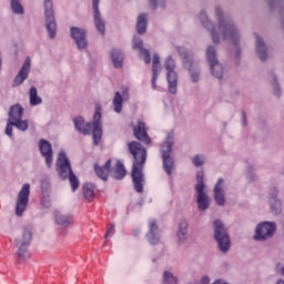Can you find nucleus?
<instances>
[{
    "label": "nucleus",
    "instance_id": "36",
    "mask_svg": "<svg viewBox=\"0 0 284 284\" xmlns=\"http://www.w3.org/2000/svg\"><path fill=\"white\" fill-rule=\"evenodd\" d=\"M146 14L142 13L138 18L136 30L139 34H145L148 28Z\"/></svg>",
    "mask_w": 284,
    "mask_h": 284
},
{
    "label": "nucleus",
    "instance_id": "44",
    "mask_svg": "<svg viewBox=\"0 0 284 284\" xmlns=\"http://www.w3.org/2000/svg\"><path fill=\"white\" fill-rule=\"evenodd\" d=\"M115 232V225L113 223L110 224V227L106 231L105 239L113 236Z\"/></svg>",
    "mask_w": 284,
    "mask_h": 284
},
{
    "label": "nucleus",
    "instance_id": "30",
    "mask_svg": "<svg viewBox=\"0 0 284 284\" xmlns=\"http://www.w3.org/2000/svg\"><path fill=\"white\" fill-rule=\"evenodd\" d=\"M110 173H112L113 178L118 181H121L126 176V170L120 161H118L115 169H111Z\"/></svg>",
    "mask_w": 284,
    "mask_h": 284
},
{
    "label": "nucleus",
    "instance_id": "26",
    "mask_svg": "<svg viewBox=\"0 0 284 284\" xmlns=\"http://www.w3.org/2000/svg\"><path fill=\"white\" fill-rule=\"evenodd\" d=\"M189 235V223L186 221H181L179 224V231L176 234L179 245H184L187 241Z\"/></svg>",
    "mask_w": 284,
    "mask_h": 284
},
{
    "label": "nucleus",
    "instance_id": "54",
    "mask_svg": "<svg viewBox=\"0 0 284 284\" xmlns=\"http://www.w3.org/2000/svg\"><path fill=\"white\" fill-rule=\"evenodd\" d=\"M283 273H284V267H283Z\"/></svg>",
    "mask_w": 284,
    "mask_h": 284
},
{
    "label": "nucleus",
    "instance_id": "11",
    "mask_svg": "<svg viewBox=\"0 0 284 284\" xmlns=\"http://www.w3.org/2000/svg\"><path fill=\"white\" fill-rule=\"evenodd\" d=\"M277 230L275 222H262L255 229L254 241L266 242L271 240Z\"/></svg>",
    "mask_w": 284,
    "mask_h": 284
},
{
    "label": "nucleus",
    "instance_id": "8",
    "mask_svg": "<svg viewBox=\"0 0 284 284\" xmlns=\"http://www.w3.org/2000/svg\"><path fill=\"white\" fill-rule=\"evenodd\" d=\"M196 192L197 210L200 212H206L211 206V199L205 192V173L203 170L196 172V184L194 186Z\"/></svg>",
    "mask_w": 284,
    "mask_h": 284
},
{
    "label": "nucleus",
    "instance_id": "50",
    "mask_svg": "<svg viewBox=\"0 0 284 284\" xmlns=\"http://www.w3.org/2000/svg\"><path fill=\"white\" fill-rule=\"evenodd\" d=\"M212 284H230L224 280H216L215 282H213Z\"/></svg>",
    "mask_w": 284,
    "mask_h": 284
},
{
    "label": "nucleus",
    "instance_id": "39",
    "mask_svg": "<svg viewBox=\"0 0 284 284\" xmlns=\"http://www.w3.org/2000/svg\"><path fill=\"white\" fill-rule=\"evenodd\" d=\"M10 7L14 14H18V16L24 14V8L21 3V0H10Z\"/></svg>",
    "mask_w": 284,
    "mask_h": 284
},
{
    "label": "nucleus",
    "instance_id": "38",
    "mask_svg": "<svg viewBox=\"0 0 284 284\" xmlns=\"http://www.w3.org/2000/svg\"><path fill=\"white\" fill-rule=\"evenodd\" d=\"M245 178L251 184L255 183L258 180V176L255 174V166L253 164L247 165Z\"/></svg>",
    "mask_w": 284,
    "mask_h": 284
},
{
    "label": "nucleus",
    "instance_id": "17",
    "mask_svg": "<svg viewBox=\"0 0 284 284\" xmlns=\"http://www.w3.org/2000/svg\"><path fill=\"white\" fill-rule=\"evenodd\" d=\"M214 201L220 207H224L226 205L225 181L223 178H220L214 186Z\"/></svg>",
    "mask_w": 284,
    "mask_h": 284
},
{
    "label": "nucleus",
    "instance_id": "10",
    "mask_svg": "<svg viewBox=\"0 0 284 284\" xmlns=\"http://www.w3.org/2000/svg\"><path fill=\"white\" fill-rule=\"evenodd\" d=\"M43 3H44L45 28L48 30L49 39H55L58 27L54 18L53 1L43 0Z\"/></svg>",
    "mask_w": 284,
    "mask_h": 284
},
{
    "label": "nucleus",
    "instance_id": "52",
    "mask_svg": "<svg viewBox=\"0 0 284 284\" xmlns=\"http://www.w3.org/2000/svg\"><path fill=\"white\" fill-rule=\"evenodd\" d=\"M277 284H284V280H278Z\"/></svg>",
    "mask_w": 284,
    "mask_h": 284
},
{
    "label": "nucleus",
    "instance_id": "35",
    "mask_svg": "<svg viewBox=\"0 0 284 284\" xmlns=\"http://www.w3.org/2000/svg\"><path fill=\"white\" fill-rule=\"evenodd\" d=\"M29 101H30V105L32 106L41 105L42 103V98L38 95V91L36 87H32L29 91Z\"/></svg>",
    "mask_w": 284,
    "mask_h": 284
},
{
    "label": "nucleus",
    "instance_id": "46",
    "mask_svg": "<svg viewBox=\"0 0 284 284\" xmlns=\"http://www.w3.org/2000/svg\"><path fill=\"white\" fill-rule=\"evenodd\" d=\"M242 125H243V128H246V125H247V116H246L245 111L242 112Z\"/></svg>",
    "mask_w": 284,
    "mask_h": 284
},
{
    "label": "nucleus",
    "instance_id": "21",
    "mask_svg": "<svg viewBox=\"0 0 284 284\" xmlns=\"http://www.w3.org/2000/svg\"><path fill=\"white\" fill-rule=\"evenodd\" d=\"M146 239L151 245H156L160 242V230L154 219L149 220V232Z\"/></svg>",
    "mask_w": 284,
    "mask_h": 284
},
{
    "label": "nucleus",
    "instance_id": "19",
    "mask_svg": "<svg viewBox=\"0 0 284 284\" xmlns=\"http://www.w3.org/2000/svg\"><path fill=\"white\" fill-rule=\"evenodd\" d=\"M30 70H31V59L27 57L22 68L20 69L19 73L13 80L14 88H19V85H22V83L27 81L30 74Z\"/></svg>",
    "mask_w": 284,
    "mask_h": 284
},
{
    "label": "nucleus",
    "instance_id": "18",
    "mask_svg": "<svg viewBox=\"0 0 284 284\" xmlns=\"http://www.w3.org/2000/svg\"><path fill=\"white\" fill-rule=\"evenodd\" d=\"M100 0H92L94 26L100 34H105V21L99 9Z\"/></svg>",
    "mask_w": 284,
    "mask_h": 284
},
{
    "label": "nucleus",
    "instance_id": "53",
    "mask_svg": "<svg viewBox=\"0 0 284 284\" xmlns=\"http://www.w3.org/2000/svg\"><path fill=\"white\" fill-rule=\"evenodd\" d=\"M1 65H2V60H1V58H0V70H1Z\"/></svg>",
    "mask_w": 284,
    "mask_h": 284
},
{
    "label": "nucleus",
    "instance_id": "24",
    "mask_svg": "<svg viewBox=\"0 0 284 284\" xmlns=\"http://www.w3.org/2000/svg\"><path fill=\"white\" fill-rule=\"evenodd\" d=\"M144 43L140 38H134L133 50H139L141 59H143L146 65L151 63V52L143 48Z\"/></svg>",
    "mask_w": 284,
    "mask_h": 284
},
{
    "label": "nucleus",
    "instance_id": "33",
    "mask_svg": "<svg viewBox=\"0 0 284 284\" xmlns=\"http://www.w3.org/2000/svg\"><path fill=\"white\" fill-rule=\"evenodd\" d=\"M71 222H72L71 215L62 214V213H57L55 214V223L59 226L68 227L71 224Z\"/></svg>",
    "mask_w": 284,
    "mask_h": 284
},
{
    "label": "nucleus",
    "instance_id": "48",
    "mask_svg": "<svg viewBox=\"0 0 284 284\" xmlns=\"http://www.w3.org/2000/svg\"><path fill=\"white\" fill-rule=\"evenodd\" d=\"M272 10L276 9V0H265Z\"/></svg>",
    "mask_w": 284,
    "mask_h": 284
},
{
    "label": "nucleus",
    "instance_id": "25",
    "mask_svg": "<svg viewBox=\"0 0 284 284\" xmlns=\"http://www.w3.org/2000/svg\"><path fill=\"white\" fill-rule=\"evenodd\" d=\"M162 70L160 55L159 53L153 54V64H152V87L153 90H156V81L159 79V74Z\"/></svg>",
    "mask_w": 284,
    "mask_h": 284
},
{
    "label": "nucleus",
    "instance_id": "34",
    "mask_svg": "<svg viewBox=\"0 0 284 284\" xmlns=\"http://www.w3.org/2000/svg\"><path fill=\"white\" fill-rule=\"evenodd\" d=\"M111 58H112L114 68H122L124 55L120 50L113 49L111 52Z\"/></svg>",
    "mask_w": 284,
    "mask_h": 284
},
{
    "label": "nucleus",
    "instance_id": "43",
    "mask_svg": "<svg viewBox=\"0 0 284 284\" xmlns=\"http://www.w3.org/2000/svg\"><path fill=\"white\" fill-rule=\"evenodd\" d=\"M280 12L282 19V29L284 30V0H281L280 2Z\"/></svg>",
    "mask_w": 284,
    "mask_h": 284
},
{
    "label": "nucleus",
    "instance_id": "16",
    "mask_svg": "<svg viewBox=\"0 0 284 284\" xmlns=\"http://www.w3.org/2000/svg\"><path fill=\"white\" fill-rule=\"evenodd\" d=\"M254 37H255V54L260 59V61H262L263 63H266V61H268L270 59L268 47L261 34L255 32Z\"/></svg>",
    "mask_w": 284,
    "mask_h": 284
},
{
    "label": "nucleus",
    "instance_id": "3",
    "mask_svg": "<svg viewBox=\"0 0 284 284\" xmlns=\"http://www.w3.org/2000/svg\"><path fill=\"white\" fill-rule=\"evenodd\" d=\"M102 110L101 106L95 108V113L93 116V122H88L85 124V121L82 116H78L73 119V123L75 125V130L78 132H81L84 136H88L93 131V142L94 145H99L101 139H102Z\"/></svg>",
    "mask_w": 284,
    "mask_h": 284
},
{
    "label": "nucleus",
    "instance_id": "23",
    "mask_svg": "<svg viewBox=\"0 0 284 284\" xmlns=\"http://www.w3.org/2000/svg\"><path fill=\"white\" fill-rule=\"evenodd\" d=\"M133 130H134V136L138 139V141H141V143H145V145H152V140L146 133L144 122H139Z\"/></svg>",
    "mask_w": 284,
    "mask_h": 284
},
{
    "label": "nucleus",
    "instance_id": "4",
    "mask_svg": "<svg viewBox=\"0 0 284 284\" xmlns=\"http://www.w3.org/2000/svg\"><path fill=\"white\" fill-rule=\"evenodd\" d=\"M58 176L61 181H65L69 179V182L72 187V192H75L80 186V181L72 171V165L70 160L67 158L65 151L61 150L57 160Z\"/></svg>",
    "mask_w": 284,
    "mask_h": 284
},
{
    "label": "nucleus",
    "instance_id": "47",
    "mask_svg": "<svg viewBox=\"0 0 284 284\" xmlns=\"http://www.w3.org/2000/svg\"><path fill=\"white\" fill-rule=\"evenodd\" d=\"M42 190H49L50 189V182L48 180H43L41 182Z\"/></svg>",
    "mask_w": 284,
    "mask_h": 284
},
{
    "label": "nucleus",
    "instance_id": "41",
    "mask_svg": "<svg viewBox=\"0 0 284 284\" xmlns=\"http://www.w3.org/2000/svg\"><path fill=\"white\" fill-rule=\"evenodd\" d=\"M193 165L195 168H203L206 163V155L205 154H196L191 159Z\"/></svg>",
    "mask_w": 284,
    "mask_h": 284
},
{
    "label": "nucleus",
    "instance_id": "20",
    "mask_svg": "<svg viewBox=\"0 0 284 284\" xmlns=\"http://www.w3.org/2000/svg\"><path fill=\"white\" fill-rule=\"evenodd\" d=\"M39 150L43 159H45L48 168H51L53 163V150L51 143L48 140L41 139L39 141Z\"/></svg>",
    "mask_w": 284,
    "mask_h": 284
},
{
    "label": "nucleus",
    "instance_id": "6",
    "mask_svg": "<svg viewBox=\"0 0 284 284\" xmlns=\"http://www.w3.org/2000/svg\"><path fill=\"white\" fill-rule=\"evenodd\" d=\"M24 109L21 104L17 103L10 108L8 124L6 128V135L12 136L13 126L20 132H27L29 128L28 120H22Z\"/></svg>",
    "mask_w": 284,
    "mask_h": 284
},
{
    "label": "nucleus",
    "instance_id": "12",
    "mask_svg": "<svg viewBox=\"0 0 284 284\" xmlns=\"http://www.w3.org/2000/svg\"><path fill=\"white\" fill-rule=\"evenodd\" d=\"M164 68L168 70V83L170 94H176L179 75L175 71L176 63L172 55H169L164 62Z\"/></svg>",
    "mask_w": 284,
    "mask_h": 284
},
{
    "label": "nucleus",
    "instance_id": "15",
    "mask_svg": "<svg viewBox=\"0 0 284 284\" xmlns=\"http://www.w3.org/2000/svg\"><path fill=\"white\" fill-rule=\"evenodd\" d=\"M70 37L78 45V50H85V48H88V33L85 29L79 27H71Z\"/></svg>",
    "mask_w": 284,
    "mask_h": 284
},
{
    "label": "nucleus",
    "instance_id": "28",
    "mask_svg": "<svg viewBox=\"0 0 284 284\" xmlns=\"http://www.w3.org/2000/svg\"><path fill=\"white\" fill-rule=\"evenodd\" d=\"M95 174L102 181H108L109 173L111 172V160H108L104 166L94 165Z\"/></svg>",
    "mask_w": 284,
    "mask_h": 284
},
{
    "label": "nucleus",
    "instance_id": "51",
    "mask_svg": "<svg viewBox=\"0 0 284 284\" xmlns=\"http://www.w3.org/2000/svg\"><path fill=\"white\" fill-rule=\"evenodd\" d=\"M133 236H139L140 234V230L139 229H134L133 232H132Z\"/></svg>",
    "mask_w": 284,
    "mask_h": 284
},
{
    "label": "nucleus",
    "instance_id": "49",
    "mask_svg": "<svg viewBox=\"0 0 284 284\" xmlns=\"http://www.w3.org/2000/svg\"><path fill=\"white\" fill-rule=\"evenodd\" d=\"M210 283H211V278L207 275H204L200 281V284H210Z\"/></svg>",
    "mask_w": 284,
    "mask_h": 284
},
{
    "label": "nucleus",
    "instance_id": "13",
    "mask_svg": "<svg viewBox=\"0 0 284 284\" xmlns=\"http://www.w3.org/2000/svg\"><path fill=\"white\" fill-rule=\"evenodd\" d=\"M173 148V141L171 138H166L165 142L161 145L162 159H163V170L169 176L172 175L174 170V160L171 156Z\"/></svg>",
    "mask_w": 284,
    "mask_h": 284
},
{
    "label": "nucleus",
    "instance_id": "37",
    "mask_svg": "<svg viewBox=\"0 0 284 284\" xmlns=\"http://www.w3.org/2000/svg\"><path fill=\"white\" fill-rule=\"evenodd\" d=\"M123 98L119 91L115 92L114 99H113V110L116 112V114H121L123 109Z\"/></svg>",
    "mask_w": 284,
    "mask_h": 284
},
{
    "label": "nucleus",
    "instance_id": "27",
    "mask_svg": "<svg viewBox=\"0 0 284 284\" xmlns=\"http://www.w3.org/2000/svg\"><path fill=\"white\" fill-rule=\"evenodd\" d=\"M268 81L273 88V94L277 98L281 99L282 97V89L278 82V78L274 71H271L268 73Z\"/></svg>",
    "mask_w": 284,
    "mask_h": 284
},
{
    "label": "nucleus",
    "instance_id": "29",
    "mask_svg": "<svg viewBox=\"0 0 284 284\" xmlns=\"http://www.w3.org/2000/svg\"><path fill=\"white\" fill-rule=\"evenodd\" d=\"M210 68H211V74L215 79H219L221 81L224 77V67H223V64L220 61H217V62L211 63Z\"/></svg>",
    "mask_w": 284,
    "mask_h": 284
},
{
    "label": "nucleus",
    "instance_id": "1",
    "mask_svg": "<svg viewBox=\"0 0 284 284\" xmlns=\"http://www.w3.org/2000/svg\"><path fill=\"white\" fill-rule=\"evenodd\" d=\"M217 21V30L215 23L207 16L206 11H201L200 21L205 30H209L211 39L215 45H220L221 39L232 43L236 48L235 59H241L242 49L241 43L243 33L236 21L230 17H225L224 10L221 6L214 8Z\"/></svg>",
    "mask_w": 284,
    "mask_h": 284
},
{
    "label": "nucleus",
    "instance_id": "40",
    "mask_svg": "<svg viewBox=\"0 0 284 284\" xmlns=\"http://www.w3.org/2000/svg\"><path fill=\"white\" fill-rule=\"evenodd\" d=\"M163 284H179V278L171 271H164Z\"/></svg>",
    "mask_w": 284,
    "mask_h": 284
},
{
    "label": "nucleus",
    "instance_id": "45",
    "mask_svg": "<svg viewBox=\"0 0 284 284\" xmlns=\"http://www.w3.org/2000/svg\"><path fill=\"white\" fill-rule=\"evenodd\" d=\"M122 94H123V99L124 101H129L130 99V93H129V89L128 88H124L123 91H122Z\"/></svg>",
    "mask_w": 284,
    "mask_h": 284
},
{
    "label": "nucleus",
    "instance_id": "32",
    "mask_svg": "<svg viewBox=\"0 0 284 284\" xmlns=\"http://www.w3.org/2000/svg\"><path fill=\"white\" fill-rule=\"evenodd\" d=\"M97 187L92 183H84L83 185V195L84 199L91 202L95 196Z\"/></svg>",
    "mask_w": 284,
    "mask_h": 284
},
{
    "label": "nucleus",
    "instance_id": "14",
    "mask_svg": "<svg viewBox=\"0 0 284 284\" xmlns=\"http://www.w3.org/2000/svg\"><path fill=\"white\" fill-rule=\"evenodd\" d=\"M30 199V184H23L21 191L18 194L16 203V215L22 217L23 213L27 211Z\"/></svg>",
    "mask_w": 284,
    "mask_h": 284
},
{
    "label": "nucleus",
    "instance_id": "2",
    "mask_svg": "<svg viewBox=\"0 0 284 284\" xmlns=\"http://www.w3.org/2000/svg\"><path fill=\"white\" fill-rule=\"evenodd\" d=\"M128 146L134 159L131 172L133 186L136 193L142 194L145 185L143 170L148 158V151L140 142L136 141L130 142Z\"/></svg>",
    "mask_w": 284,
    "mask_h": 284
},
{
    "label": "nucleus",
    "instance_id": "31",
    "mask_svg": "<svg viewBox=\"0 0 284 284\" xmlns=\"http://www.w3.org/2000/svg\"><path fill=\"white\" fill-rule=\"evenodd\" d=\"M205 57H206V61H207L209 64L217 63L220 61L219 55H217V50L212 44H210L207 47L206 52H205Z\"/></svg>",
    "mask_w": 284,
    "mask_h": 284
},
{
    "label": "nucleus",
    "instance_id": "5",
    "mask_svg": "<svg viewBox=\"0 0 284 284\" xmlns=\"http://www.w3.org/2000/svg\"><path fill=\"white\" fill-rule=\"evenodd\" d=\"M33 227L31 225L22 226L19 235L14 239V247L17 248L16 256L19 261L29 258V246L32 243Z\"/></svg>",
    "mask_w": 284,
    "mask_h": 284
},
{
    "label": "nucleus",
    "instance_id": "22",
    "mask_svg": "<svg viewBox=\"0 0 284 284\" xmlns=\"http://www.w3.org/2000/svg\"><path fill=\"white\" fill-rule=\"evenodd\" d=\"M271 212L273 215L278 216L283 212V203L278 199V190L274 189L273 193L268 199Z\"/></svg>",
    "mask_w": 284,
    "mask_h": 284
},
{
    "label": "nucleus",
    "instance_id": "9",
    "mask_svg": "<svg viewBox=\"0 0 284 284\" xmlns=\"http://www.w3.org/2000/svg\"><path fill=\"white\" fill-rule=\"evenodd\" d=\"M214 240L217 243V248L222 254H227L232 247L231 237L223 221L215 220L213 222Z\"/></svg>",
    "mask_w": 284,
    "mask_h": 284
},
{
    "label": "nucleus",
    "instance_id": "42",
    "mask_svg": "<svg viewBox=\"0 0 284 284\" xmlns=\"http://www.w3.org/2000/svg\"><path fill=\"white\" fill-rule=\"evenodd\" d=\"M150 4L153 7V9H165L166 8V0H149Z\"/></svg>",
    "mask_w": 284,
    "mask_h": 284
},
{
    "label": "nucleus",
    "instance_id": "7",
    "mask_svg": "<svg viewBox=\"0 0 284 284\" xmlns=\"http://www.w3.org/2000/svg\"><path fill=\"white\" fill-rule=\"evenodd\" d=\"M176 50L181 57L183 68L187 70L190 74L192 83H199L202 72L201 68L199 67V62L194 59L193 52L183 47H178Z\"/></svg>",
    "mask_w": 284,
    "mask_h": 284
}]
</instances>
